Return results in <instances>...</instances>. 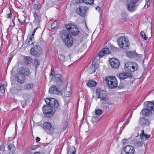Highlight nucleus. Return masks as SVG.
I'll use <instances>...</instances> for the list:
<instances>
[{
  "label": "nucleus",
  "instance_id": "nucleus-1",
  "mask_svg": "<svg viewBox=\"0 0 154 154\" xmlns=\"http://www.w3.org/2000/svg\"><path fill=\"white\" fill-rule=\"evenodd\" d=\"M45 101L47 105L43 107V112L46 117H51L55 111V108L57 107L59 103L57 100L53 98H46Z\"/></svg>",
  "mask_w": 154,
  "mask_h": 154
},
{
  "label": "nucleus",
  "instance_id": "nucleus-2",
  "mask_svg": "<svg viewBox=\"0 0 154 154\" xmlns=\"http://www.w3.org/2000/svg\"><path fill=\"white\" fill-rule=\"evenodd\" d=\"M96 94L97 96V98L100 99V102L104 104L106 109H109V101L106 92L104 91L98 89L96 91Z\"/></svg>",
  "mask_w": 154,
  "mask_h": 154
},
{
  "label": "nucleus",
  "instance_id": "nucleus-3",
  "mask_svg": "<svg viewBox=\"0 0 154 154\" xmlns=\"http://www.w3.org/2000/svg\"><path fill=\"white\" fill-rule=\"evenodd\" d=\"M29 73V69L28 68H21L17 74V82L20 83H23L26 80L25 76L28 75Z\"/></svg>",
  "mask_w": 154,
  "mask_h": 154
},
{
  "label": "nucleus",
  "instance_id": "nucleus-4",
  "mask_svg": "<svg viewBox=\"0 0 154 154\" xmlns=\"http://www.w3.org/2000/svg\"><path fill=\"white\" fill-rule=\"evenodd\" d=\"M145 108L143 109L141 112L143 116H146L154 111V101L145 102L144 103Z\"/></svg>",
  "mask_w": 154,
  "mask_h": 154
},
{
  "label": "nucleus",
  "instance_id": "nucleus-5",
  "mask_svg": "<svg viewBox=\"0 0 154 154\" xmlns=\"http://www.w3.org/2000/svg\"><path fill=\"white\" fill-rule=\"evenodd\" d=\"M105 81L108 87L111 89L115 88L117 86V81L115 77H107Z\"/></svg>",
  "mask_w": 154,
  "mask_h": 154
},
{
  "label": "nucleus",
  "instance_id": "nucleus-6",
  "mask_svg": "<svg viewBox=\"0 0 154 154\" xmlns=\"http://www.w3.org/2000/svg\"><path fill=\"white\" fill-rule=\"evenodd\" d=\"M30 54L33 56L39 57L43 54V50L39 45H36L34 47L31 48L30 50Z\"/></svg>",
  "mask_w": 154,
  "mask_h": 154
},
{
  "label": "nucleus",
  "instance_id": "nucleus-7",
  "mask_svg": "<svg viewBox=\"0 0 154 154\" xmlns=\"http://www.w3.org/2000/svg\"><path fill=\"white\" fill-rule=\"evenodd\" d=\"M117 42L119 47L124 49H128L129 45L128 39L126 38L125 37L122 36L117 40Z\"/></svg>",
  "mask_w": 154,
  "mask_h": 154
},
{
  "label": "nucleus",
  "instance_id": "nucleus-8",
  "mask_svg": "<svg viewBox=\"0 0 154 154\" xmlns=\"http://www.w3.org/2000/svg\"><path fill=\"white\" fill-rule=\"evenodd\" d=\"M66 27L67 30V31L69 30L68 32L73 35H76L78 34L79 32V31L77 26L75 25L72 23L66 24Z\"/></svg>",
  "mask_w": 154,
  "mask_h": 154
},
{
  "label": "nucleus",
  "instance_id": "nucleus-9",
  "mask_svg": "<svg viewBox=\"0 0 154 154\" xmlns=\"http://www.w3.org/2000/svg\"><path fill=\"white\" fill-rule=\"evenodd\" d=\"M137 68V65L134 62H127L125 63V69L131 72L136 70Z\"/></svg>",
  "mask_w": 154,
  "mask_h": 154
},
{
  "label": "nucleus",
  "instance_id": "nucleus-10",
  "mask_svg": "<svg viewBox=\"0 0 154 154\" xmlns=\"http://www.w3.org/2000/svg\"><path fill=\"white\" fill-rule=\"evenodd\" d=\"M109 61L112 67L114 69L119 67L120 63L118 59L113 58L109 59Z\"/></svg>",
  "mask_w": 154,
  "mask_h": 154
},
{
  "label": "nucleus",
  "instance_id": "nucleus-11",
  "mask_svg": "<svg viewBox=\"0 0 154 154\" xmlns=\"http://www.w3.org/2000/svg\"><path fill=\"white\" fill-rule=\"evenodd\" d=\"M133 75L131 73L124 72L120 73L118 76L119 78L121 79L124 80L127 78L131 79Z\"/></svg>",
  "mask_w": 154,
  "mask_h": 154
},
{
  "label": "nucleus",
  "instance_id": "nucleus-12",
  "mask_svg": "<svg viewBox=\"0 0 154 154\" xmlns=\"http://www.w3.org/2000/svg\"><path fill=\"white\" fill-rule=\"evenodd\" d=\"M87 8L85 6H81L79 8L76 10V12L81 16L84 17L86 16L85 13Z\"/></svg>",
  "mask_w": 154,
  "mask_h": 154
},
{
  "label": "nucleus",
  "instance_id": "nucleus-13",
  "mask_svg": "<svg viewBox=\"0 0 154 154\" xmlns=\"http://www.w3.org/2000/svg\"><path fill=\"white\" fill-rule=\"evenodd\" d=\"M69 32L67 30H65L60 33V36L63 41L66 40L68 38H70L72 36L69 34Z\"/></svg>",
  "mask_w": 154,
  "mask_h": 154
},
{
  "label": "nucleus",
  "instance_id": "nucleus-14",
  "mask_svg": "<svg viewBox=\"0 0 154 154\" xmlns=\"http://www.w3.org/2000/svg\"><path fill=\"white\" fill-rule=\"evenodd\" d=\"M139 123L142 127H145L149 125L150 122L148 119L141 117L139 119Z\"/></svg>",
  "mask_w": 154,
  "mask_h": 154
},
{
  "label": "nucleus",
  "instance_id": "nucleus-15",
  "mask_svg": "<svg viewBox=\"0 0 154 154\" xmlns=\"http://www.w3.org/2000/svg\"><path fill=\"white\" fill-rule=\"evenodd\" d=\"M124 151L125 154H134V148L130 145H127L124 148Z\"/></svg>",
  "mask_w": 154,
  "mask_h": 154
},
{
  "label": "nucleus",
  "instance_id": "nucleus-16",
  "mask_svg": "<svg viewBox=\"0 0 154 154\" xmlns=\"http://www.w3.org/2000/svg\"><path fill=\"white\" fill-rule=\"evenodd\" d=\"M43 129L45 130L48 131L52 132L54 130V128L52 127L51 125L49 122H45L43 124Z\"/></svg>",
  "mask_w": 154,
  "mask_h": 154
},
{
  "label": "nucleus",
  "instance_id": "nucleus-17",
  "mask_svg": "<svg viewBox=\"0 0 154 154\" xmlns=\"http://www.w3.org/2000/svg\"><path fill=\"white\" fill-rule=\"evenodd\" d=\"M54 80L56 83L58 85H62L63 83V78L60 74H56L54 75Z\"/></svg>",
  "mask_w": 154,
  "mask_h": 154
},
{
  "label": "nucleus",
  "instance_id": "nucleus-18",
  "mask_svg": "<svg viewBox=\"0 0 154 154\" xmlns=\"http://www.w3.org/2000/svg\"><path fill=\"white\" fill-rule=\"evenodd\" d=\"M49 92L50 94H59L60 91L56 86H52L49 88Z\"/></svg>",
  "mask_w": 154,
  "mask_h": 154
},
{
  "label": "nucleus",
  "instance_id": "nucleus-19",
  "mask_svg": "<svg viewBox=\"0 0 154 154\" xmlns=\"http://www.w3.org/2000/svg\"><path fill=\"white\" fill-rule=\"evenodd\" d=\"M110 53V51L108 48H104L99 52L98 56L100 58L103 56L105 54H108Z\"/></svg>",
  "mask_w": 154,
  "mask_h": 154
},
{
  "label": "nucleus",
  "instance_id": "nucleus-20",
  "mask_svg": "<svg viewBox=\"0 0 154 154\" xmlns=\"http://www.w3.org/2000/svg\"><path fill=\"white\" fill-rule=\"evenodd\" d=\"M63 41L65 45L68 47H70L73 45V40L72 37L68 38L66 40H64Z\"/></svg>",
  "mask_w": 154,
  "mask_h": 154
},
{
  "label": "nucleus",
  "instance_id": "nucleus-21",
  "mask_svg": "<svg viewBox=\"0 0 154 154\" xmlns=\"http://www.w3.org/2000/svg\"><path fill=\"white\" fill-rule=\"evenodd\" d=\"M94 63V61L93 60L92 65L88 69V71L90 74L92 73L93 72H95L96 69L95 64Z\"/></svg>",
  "mask_w": 154,
  "mask_h": 154
},
{
  "label": "nucleus",
  "instance_id": "nucleus-22",
  "mask_svg": "<svg viewBox=\"0 0 154 154\" xmlns=\"http://www.w3.org/2000/svg\"><path fill=\"white\" fill-rule=\"evenodd\" d=\"M7 148L8 149L9 152H11V153H14L15 150V147L14 145L13 144L8 143L7 144Z\"/></svg>",
  "mask_w": 154,
  "mask_h": 154
},
{
  "label": "nucleus",
  "instance_id": "nucleus-23",
  "mask_svg": "<svg viewBox=\"0 0 154 154\" xmlns=\"http://www.w3.org/2000/svg\"><path fill=\"white\" fill-rule=\"evenodd\" d=\"M126 6L127 9L130 11H134L135 9V5L131 4V3H128L127 4Z\"/></svg>",
  "mask_w": 154,
  "mask_h": 154
},
{
  "label": "nucleus",
  "instance_id": "nucleus-24",
  "mask_svg": "<svg viewBox=\"0 0 154 154\" xmlns=\"http://www.w3.org/2000/svg\"><path fill=\"white\" fill-rule=\"evenodd\" d=\"M140 136L141 138V140H146L149 137L150 135H148L146 133H144L143 130L141 131V134H140Z\"/></svg>",
  "mask_w": 154,
  "mask_h": 154
},
{
  "label": "nucleus",
  "instance_id": "nucleus-25",
  "mask_svg": "<svg viewBox=\"0 0 154 154\" xmlns=\"http://www.w3.org/2000/svg\"><path fill=\"white\" fill-rule=\"evenodd\" d=\"M127 55L130 58L134 57L137 55V53L135 51H129L126 53Z\"/></svg>",
  "mask_w": 154,
  "mask_h": 154
},
{
  "label": "nucleus",
  "instance_id": "nucleus-26",
  "mask_svg": "<svg viewBox=\"0 0 154 154\" xmlns=\"http://www.w3.org/2000/svg\"><path fill=\"white\" fill-rule=\"evenodd\" d=\"M67 153H70L71 154H75V149L74 146H72L67 149Z\"/></svg>",
  "mask_w": 154,
  "mask_h": 154
},
{
  "label": "nucleus",
  "instance_id": "nucleus-27",
  "mask_svg": "<svg viewBox=\"0 0 154 154\" xmlns=\"http://www.w3.org/2000/svg\"><path fill=\"white\" fill-rule=\"evenodd\" d=\"M134 146L137 147H140L143 146V143L142 142V140L141 141L136 140L134 141Z\"/></svg>",
  "mask_w": 154,
  "mask_h": 154
},
{
  "label": "nucleus",
  "instance_id": "nucleus-28",
  "mask_svg": "<svg viewBox=\"0 0 154 154\" xmlns=\"http://www.w3.org/2000/svg\"><path fill=\"white\" fill-rule=\"evenodd\" d=\"M87 86L90 87H94L97 85V82L94 81H89L86 84Z\"/></svg>",
  "mask_w": 154,
  "mask_h": 154
},
{
  "label": "nucleus",
  "instance_id": "nucleus-29",
  "mask_svg": "<svg viewBox=\"0 0 154 154\" xmlns=\"http://www.w3.org/2000/svg\"><path fill=\"white\" fill-rule=\"evenodd\" d=\"M33 86V84L30 83L26 85L24 87V88L26 90H29L32 89Z\"/></svg>",
  "mask_w": 154,
  "mask_h": 154
},
{
  "label": "nucleus",
  "instance_id": "nucleus-30",
  "mask_svg": "<svg viewBox=\"0 0 154 154\" xmlns=\"http://www.w3.org/2000/svg\"><path fill=\"white\" fill-rule=\"evenodd\" d=\"M32 60V58L29 57H24V61L27 64H30Z\"/></svg>",
  "mask_w": 154,
  "mask_h": 154
},
{
  "label": "nucleus",
  "instance_id": "nucleus-31",
  "mask_svg": "<svg viewBox=\"0 0 154 154\" xmlns=\"http://www.w3.org/2000/svg\"><path fill=\"white\" fill-rule=\"evenodd\" d=\"M59 24V22L58 20L54 21L53 23H52L51 25V28L52 29L54 28L57 27Z\"/></svg>",
  "mask_w": 154,
  "mask_h": 154
},
{
  "label": "nucleus",
  "instance_id": "nucleus-32",
  "mask_svg": "<svg viewBox=\"0 0 154 154\" xmlns=\"http://www.w3.org/2000/svg\"><path fill=\"white\" fill-rule=\"evenodd\" d=\"M84 3H85L86 4L91 5L93 3L94 0H81Z\"/></svg>",
  "mask_w": 154,
  "mask_h": 154
},
{
  "label": "nucleus",
  "instance_id": "nucleus-33",
  "mask_svg": "<svg viewBox=\"0 0 154 154\" xmlns=\"http://www.w3.org/2000/svg\"><path fill=\"white\" fill-rule=\"evenodd\" d=\"M58 58L61 62H64L65 59V56L62 54H59L58 56Z\"/></svg>",
  "mask_w": 154,
  "mask_h": 154
},
{
  "label": "nucleus",
  "instance_id": "nucleus-34",
  "mask_svg": "<svg viewBox=\"0 0 154 154\" xmlns=\"http://www.w3.org/2000/svg\"><path fill=\"white\" fill-rule=\"evenodd\" d=\"M65 96L67 97H69L71 96V93L70 91H67V90H65L64 91Z\"/></svg>",
  "mask_w": 154,
  "mask_h": 154
},
{
  "label": "nucleus",
  "instance_id": "nucleus-35",
  "mask_svg": "<svg viewBox=\"0 0 154 154\" xmlns=\"http://www.w3.org/2000/svg\"><path fill=\"white\" fill-rule=\"evenodd\" d=\"M98 120V118L97 117H92L91 120V122L93 124H96V122Z\"/></svg>",
  "mask_w": 154,
  "mask_h": 154
},
{
  "label": "nucleus",
  "instance_id": "nucleus-36",
  "mask_svg": "<svg viewBox=\"0 0 154 154\" xmlns=\"http://www.w3.org/2000/svg\"><path fill=\"white\" fill-rule=\"evenodd\" d=\"M95 114L98 116H100L103 113V111L101 109H95Z\"/></svg>",
  "mask_w": 154,
  "mask_h": 154
},
{
  "label": "nucleus",
  "instance_id": "nucleus-37",
  "mask_svg": "<svg viewBox=\"0 0 154 154\" xmlns=\"http://www.w3.org/2000/svg\"><path fill=\"white\" fill-rule=\"evenodd\" d=\"M139 0H125V1L127 2H128L130 1L131 4H135L138 2Z\"/></svg>",
  "mask_w": 154,
  "mask_h": 154
},
{
  "label": "nucleus",
  "instance_id": "nucleus-38",
  "mask_svg": "<svg viewBox=\"0 0 154 154\" xmlns=\"http://www.w3.org/2000/svg\"><path fill=\"white\" fill-rule=\"evenodd\" d=\"M40 65V61L39 60H36L34 62V65L36 68H37Z\"/></svg>",
  "mask_w": 154,
  "mask_h": 154
},
{
  "label": "nucleus",
  "instance_id": "nucleus-39",
  "mask_svg": "<svg viewBox=\"0 0 154 154\" xmlns=\"http://www.w3.org/2000/svg\"><path fill=\"white\" fill-rule=\"evenodd\" d=\"M140 34L144 40H147L148 37L146 36V35L144 32L141 31L140 32Z\"/></svg>",
  "mask_w": 154,
  "mask_h": 154
},
{
  "label": "nucleus",
  "instance_id": "nucleus-40",
  "mask_svg": "<svg viewBox=\"0 0 154 154\" xmlns=\"http://www.w3.org/2000/svg\"><path fill=\"white\" fill-rule=\"evenodd\" d=\"M40 8V5L39 4H34L33 8L36 10H38Z\"/></svg>",
  "mask_w": 154,
  "mask_h": 154
},
{
  "label": "nucleus",
  "instance_id": "nucleus-41",
  "mask_svg": "<svg viewBox=\"0 0 154 154\" xmlns=\"http://www.w3.org/2000/svg\"><path fill=\"white\" fill-rule=\"evenodd\" d=\"M0 92L2 93H4L5 92V90L4 89V86L3 85H0Z\"/></svg>",
  "mask_w": 154,
  "mask_h": 154
},
{
  "label": "nucleus",
  "instance_id": "nucleus-42",
  "mask_svg": "<svg viewBox=\"0 0 154 154\" xmlns=\"http://www.w3.org/2000/svg\"><path fill=\"white\" fill-rule=\"evenodd\" d=\"M32 37H30L28 41V44L29 45H31V46H32L34 45V43L32 42L31 43H30V42H31L32 40Z\"/></svg>",
  "mask_w": 154,
  "mask_h": 154
},
{
  "label": "nucleus",
  "instance_id": "nucleus-43",
  "mask_svg": "<svg viewBox=\"0 0 154 154\" xmlns=\"http://www.w3.org/2000/svg\"><path fill=\"white\" fill-rule=\"evenodd\" d=\"M110 48L112 50L115 51H117L119 49L118 48L115 47L112 45L111 46Z\"/></svg>",
  "mask_w": 154,
  "mask_h": 154
},
{
  "label": "nucleus",
  "instance_id": "nucleus-44",
  "mask_svg": "<svg viewBox=\"0 0 154 154\" xmlns=\"http://www.w3.org/2000/svg\"><path fill=\"white\" fill-rule=\"evenodd\" d=\"M21 91V88L20 86L16 88L15 89V91L16 93L20 92Z\"/></svg>",
  "mask_w": 154,
  "mask_h": 154
},
{
  "label": "nucleus",
  "instance_id": "nucleus-45",
  "mask_svg": "<svg viewBox=\"0 0 154 154\" xmlns=\"http://www.w3.org/2000/svg\"><path fill=\"white\" fill-rule=\"evenodd\" d=\"M150 1L149 0H148L147 2H146V3L144 7L146 8V5H147V8L150 5Z\"/></svg>",
  "mask_w": 154,
  "mask_h": 154
},
{
  "label": "nucleus",
  "instance_id": "nucleus-46",
  "mask_svg": "<svg viewBox=\"0 0 154 154\" xmlns=\"http://www.w3.org/2000/svg\"><path fill=\"white\" fill-rule=\"evenodd\" d=\"M38 146L37 145L31 146L30 147V149L31 150H34Z\"/></svg>",
  "mask_w": 154,
  "mask_h": 154
},
{
  "label": "nucleus",
  "instance_id": "nucleus-47",
  "mask_svg": "<svg viewBox=\"0 0 154 154\" xmlns=\"http://www.w3.org/2000/svg\"><path fill=\"white\" fill-rule=\"evenodd\" d=\"M54 73V68L53 67H52L51 71V75L53 76Z\"/></svg>",
  "mask_w": 154,
  "mask_h": 154
},
{
  "label": "nucleus",
  "instance_id": "nucleus-48",
  "mask_svg": "<svg viewBox=\"0 0 154 154\" xmlns=\"http://www.w3.org/2000/svg\"><path fill=\"white\" fill-rule=\"evenodd\" d=\"M67 127V122H65L63 128V130L64 131L66 130Z\"/></svg>",
  "mask_w": 154,
  "mask_h": 154
},
{
  "label": "nucleus",
  "instance_id": "nucleus-49",
  "mask_svg": "<svg viewBox=\"0 0 154 154\" xmlns=\"http://www.w3.org/2000/svg\"><path fill=\"white\" fill-rule=\"evenodd\" d=\"M127 139H124L122 140V143L123 144H127Z\"/></svg>",
  "mask_w": 154,
  "mask_h": 154
},
{
  "label": "nucleus",
  "instance_id": "nucleus-50",
  "mask_svg": "<svg viewBox=\"0 0 154 154\" xmlns=\"http://www.w3.org/2000/svg\"><path fill=\"white\" fill-rule=\"evenodd\" d=\"M122 16L123 17L125 18L126 17H127V14L126 13H122Z\"/></svg>",
  "mask_w": 154,
  "mask_h": 154
},
{
  "label": "nucleus",
  "instance_id": "nucleus-51",
  "mask_svg": "<svg viewBox=\"0 0 154 154\" xmlns=\"http://www.w3.org/2000/svg\"><path fill=\"white\" fill-rule=\"evenodd\" d=\"M34 17H35V19L36 20L38 19L39 17H38V15H37V14H36L35 13L34 15Z\"/></svg>",
  "mask_w": 154,
  "mask_h": 154
},
{
  "label": "nucleus",
  "instance_id": "nucleus-52",
  "mask_svg": "<svg viewBox=\"0 0 154 154\" xmlns=\"http://www.w3.org/2000/svg\"><path fill=\"white\" fill-rule=\"evenodd\" d=\"M12 17V14L11 13L7 14V17L8 18L11 17Z\"/></svg>",
  "mask_w": 154,
  "mask_h": 154
},
{
  "label": "nucleus",
  "instance_id": "nucleus-53",
  "mask_svg": "<svg viewBox=\"0 0 154 154\" xmlns=\"http://www.w3.org/2000/svg\"><path fill=\"white\" fill-rule=\"evenodd\" d=\"M4 143H3V145H0V151L2 150L4 148L3 145Z\"/></svg>",
  "mask_w": 154,
  "mask_h": 154
},
{
  "label": "nucleus",
  "instance_id": "nucleus-54",
  "mask_svg": "<svg viewBox=\"0 0 154 154\" xmlns=\"http://www.w3.org/2000/svg\"><path fill=\"white\" fill-rule=\"evenodd\" d=\"M95 9L98 11H100V8L99 6H97L96 7Z\"/></svg>",
  "mask_w": 154,
  "mask_h": 154
},
{
  "label": "nucleus",
  "instance_id": "nucleus-55",
  "mask_svg": "<svg viewBox=\"0 0 154 154\" xmlns=\"http://www.w3.org/2000/svg\"><path fill=\"white\" fill-rule=\"evenodd\" d=\"M40 140V139L39 137H37L36 138V142H38Z\"/></svg>",
  "mask_w": 154,
  "mask_h": 154
},
{
  "label": "nucleus",
  "instance_id": "nucleus-56",
  "mask_svg": "<svg viewBox=\"0 0 154 154\" xmlns=\"http://www.w3.org/2000/svg\"><path fill=\"white\" fill-rule=\"evenodd\" d=\"M18 20L21 25H22L23 24V21L21 22L20 20V19H18Z\"/></svg>",
  "mask_w": 154,
  "mask_h": 154
},
{
  "label": "nucleus",
  "instance_id": "nucleus-57",
  "mask_svg": "<svg viewBox=\"0 0 154 154\" xmlns=\"http://www.w3.org/2000/svg\"><path fill=\"white\" fill-rule=\"evenodd\" d=\"M37 27L34 29V31L33 32V33H35V32H36V31L37 29Z\"/></svg>",
  "mask_w": 154,
  "mask_h": 154
},
{
  "label": "nucleus",
  "instance_id": "nucleus-58",
  "mask_svg": "<svg viewBox=\"0 0 154 154\" xmlns=\"http://www.w3.org/2000/svg\"><path fill=\"white\" fill-rule=\"evenodd\" d=\"M34 33H33V32L32 34V35L30 37H32V38H33V36H34Z\"/></svg>",
  "mask_w": 154,
  "mask_h": 154
},
{
  "label": "nucleus",
  "instance_id": "nucleus-59",
  "mask_svg": "<svg viewBox=\"0 0 154 154\" xmlns=\"http://www.w3.org/2000/svg\"><path fill=\"white\" fill-rule=\"evenodd\" d=\"M84 119V117H83V118L81 119V122H82L83 121Z\"/></svg>",
  "mask_w": 154,
  "mask_h": 154
},
{
  "label": "nucleus",
  "instance_id": "nucleus-60",
  "mask_svg": "<svg viewBox=\"0 0 154 154\" xmlns=\"http://www.w3.org/2000/svg\"><path fill=\"white\" fill-rule=\"evenodd\" d=\"M17 128V125L16 124V125H15V130H16V129Z\"/></svg>",
  "mask_w": 154,
  "mask_h": 154
},
{
  "label": "nucleus",
  "instance_id": "nucleus-61",
  "mask_svg": "<svg viewBox=\"0 0 154 154\" xmlns=\"http://www.w3.org/2000/svg\"><path fill=\"white\" fill-rule=\"evenodd\" d=\"M101 13L100 14V17H101Z\"/></svg>",
  "mask_w": 154,
  "mask_h": 154
},
{
  "label": "nucleus",
  "instance_id": "nucleus-62",
  "mask_svg": "<svg viewBox=\"0 0 154 154\" xmlns=\"http://www.w3.org/2000/svg\"><path fill=\"white\" fill-rule=\"evenodd\" d=\"M79 2H80V0H79Z\"/></svg>",
  "mask_w": 154,
  "mask_h": 154
}]
</instances>
